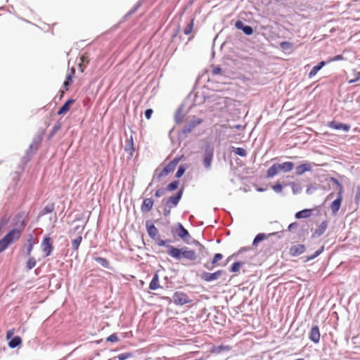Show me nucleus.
Masks as SVG:
<instances>
[{
	"label": "nucleus",
	"mask_w": 360,
	"mask_h": 360,
	"mask_svg": "<svg viewBox=\"0 0 360 360\" xmlns=\"http://www.w3.org/2000/svg\"><path fill=\"white\" fill-rule=\"evenodd\" d=\"M328 223L326 221H323L321 223V224L319 226V227L315 231V234L318 236H321L323 234L325 231L327 229Z\"/></svg>",
	"instance_id": "nucleus-31"
},
{
	"label": "nucleus",
	"mask_w": 360,
	"mask_h": 360,
	"mask_svg": "<svg viewBox=\"0 0 360 360\" xmlns=\"http://www.w3.org/2000/svg\"><path fill=\"white\" fill-rule=\"evenodd\" d=\"M280 45L281 47L284 50H288L292 48V44L288 41H283Z\"/></svg>",
	"instance_id": "nucleus-54"
},
{
	"label": "nucleus",
	"mask_w": 360,
	"mask_h": 360,
	"mask_svg": "<svg viewBox=\"0 0 360 360\" xmlns=\"http://www.w3.org/2000/svg\"><path fill=\"white\" fill-rule=\"evenodd\" d=\"M223 257V255L221 253H217L214 255L212 260V264H216L218 261L221 259Z\"/></svg>",
	"instance_id": "nucleus-55"
},
{
	"label": "nucleus",
	"mask_w": 360,
	"mask_h": 360,
	"mask_svg": "<svg viewBox=\"0 0 360 360\" xmlns=\"http://www.w3.org/2000/svg\"><path fill=\"white\" fill-rule=\"evenodd\" d=\"M266 238V235L264 233H259L257 234L252 242V245H257L259 243L262 241Z\"/></svg>",
	"instance_id": "nucleus-40"
},
{
	"label": "nucleus",
	"mask_w": 360,
	"mask_h": 360,
	"mask_svg": "<svg viewBox=\"0 0 360 360\" xmlns=\"http://www.w3.org/2000/svg\"><path fill=\"white\" fill-rule=\"evenodd\" d=\"M41 249L46 257L51 255L53 251V245L50 237L46 236L44 238L41 243Z\"/></svg>",
	"instance_id": "nucleus-8"
},
{
	"label": "nucleus",
	"mask_w": 360,
	"mask_h": 360,
	"mask_svg": "<svg viewBox=\"0 0 360 360\" xmlns=\"http://www.w3.org/2000/svg\"><path fill=\"white\" fill-rule=\"evenodd\" d=\"M61 128V124L60 122H58L54 127H53L51 131L50 132L49 135V139H51L54 135L57 133L58 130H60Z\"/></svg>",
	"instance_id": "nucleus-38"
},
{
	"label": "nucleus",
	"mask_w": 360,
	"mask_h": 360,
	"mask_svg": "<svg viewBox=\"0 0 360 360\" xmlns=\"http://www.w3.org/2000/svg\"><path fill=\"white\" fill-rule=\"evenodd\" d=\"M229 346H224V345H219V346H215V347H213L212 349V352L213 353H216V354H219L221 352H222L224 350H229Z\"/></svg>",
	"instance_id": "nucleus-34"
},
{
	"label": "nucleus",
	"mask_w": 360,
	"mask_h": 360,
	"mask_svg": "<svg viewBox=\"0 0 360 360\" xmlns=\"http://www.w3.org/2000/svg\"><path fill=\"white\" fill-rule=\"evenodd\" d=\"M342 201V193H338L337 198L332 202L330 208L333 214H336L340 208Z\"/></svg>",
	"instance_id": "nucleus-9"
},
{
	"label": "nucleus",
	"mask_w": 360,
	"mask_h": 360,
	"mask_svg": "<svg viewBox=\"0 0 360 360\" xmlns=\"http://www.w3.org/2000/svg\"><path fill=\"white\" fill-rule=\"evenodd\" d=\"M224 273L223 270H218L214 273L205 271L201 274V278L206 282H212L219 279Z\"/></svg>",
	"instance_id": "nucleus-4"
},
{
	"label": "nucleus",
	"mask_w": 360,
	"mask_h": 360,
	"mask_svg": "<svg viewBox=\"0 0 360 360\" xmlns=\"http://www.w3.org/2000/svg\"><path fill=\"white\" fill-rule=\"evenodd\" d=\"M146 226L148 234L150 236V238H151L153 240L157 238V237L158 236V230L155 226V225L153 224H150L148 221H146Z\"/></svg>",
	"instance_id": "nucleus-12"
},
{
	"label": "nucleus",
	"mask_w": 360,
	"mask_h": 360,
	"mask_svg": "<svg viewBox=\"0 0 360 360\" xmlns=\"http://www.w3.org/2000/svg\"><path fill=\"white\" fill-rule=\"evenodd\" d=\"M36 265V259L34 257H30L27 262V268L30 270L33 269Z\"/></svg>",
	"instance_id": "nucleus-47"
},
{
	"label": "nucleus",
	"mask_w": 360,
	"mask_h": 360,
	"mask_svg": "<svg viewBox=\"0 0 360 360\" xmlns=\"http://www.w3.org/2000/svg\"><path fill=\"white\" fill-rule=\"evenodd\" d=\"M237 29L242 30L245 34L251 35L253 33V29L251 26L245 25L241 20H237L235 23Z\"/></svg>",
	"instance_id": "nucleus-11"
},
{
	"label": "nucleus",
	"mask_w": 360,
	"mask_h": 360,
	"mask_svg": "<svg viewBox=\"0 0 360 360\" xmlns=\"http://www.w3.org/2000/svg\"><path fill=\"white\" fill-rule=\"evenodd\" d=\"M279 170L284 172H290L294 167V163L292 162H285L282 164H278Z\"/></svg>",
	"instance_id": "nucleus-20"
},
{
	"label": "nucleus",
	"mask_w": 360,
	"mask_h": 360,
	"mask_svg": "<svg viewBox=\"0 0 360 360\" xmlns=\"http://www.w3.org/2000/svg\"><path fill=\"white\" fill-rule=\"evenodd\" d=\"M316 190H317V186L316 185H310L307 187L306 193L308 195H311Z\"/></svg>",
	"instance_id": "nucleus-52"
},
{
	"label": "nucleus",
	"mask_w": 360,
	"mask_h": 360,
	"mask_svg": "<svg viewBox=\"0 0 360 360\" xmlns=\"http://www.w3.org/2000/svg\"><path fill=\"white\" fill-rule=\"evenodd\" d=\"M160 288V285H159V276L158 275V274H155L150 284H149V288L152 290H157L158 288Z\"/></svg>",
	"instance_id": "nucleus-24"
},
{
	"label": "nucleus",
	"mask_w": 360,
	"mask_h": 360,
	"mask_svg": "<svg viewBox=\"0 0 360 360\" xmlns=\"http://www.w3.org/2000/svg\"><path fill=\"white\" fill-rule=\"evenodd\" d=\"M328 127L330 128H332L335 130H342L346 132L349 131V130L351 128L349 124H344V123H341V122H337L335 121H332V122H329Z\"/></svg>",
	"instance_id": "nucleus-10"
},
{
	"label": "nucleus",
	"mask_w": 360,
	"mask_h": 360,
	"mask_svg": "<svg viewBox=\"0 0 360 360\" xmlns=\"http://www.w3.org/2000/svg\"><path fill=\"white\" fill-rule=\"evenodd\" d=\"M82 240V237L81 235L77 236L75 239L72 241V248L73 250L77 252L79 245Z\"/></svg>",
	"instance_id": "nucleus-32"
},
{
	"label": "nucleus",
	"mask_w": 360,
	"mask_h": 360,
	"mask_svg": "<svg viewBox=\"0 0 360 360\" xmlns=\"http://www.w3.org/2000/svg\"><path fill=\"white\" fill-rule=\"evenodd\" d=\"M165 193V189L163 188H160L159 189H158L156 191H155V197L157 198H160L161 197L162 195H163Z\"/></svg>",
	"instance_id": "nucleus-57"
},
{
	"label": "nucleus",
	"mask_w": 360,
	"mask_h": 360,
	"mask_svg": "<svg viewBox=\"0 0 360 360\" xmlns=\"http://www.w3.org/2000/svg\"><path fill=\"white\" fill-rule=\"evenodd\" d=\"M183 195V190H179L175 195L171 196L167 201H166V207H169V209H172V207H175L177 206L179 200H181Z\"/></svg>",
	"instance_id": "nucleus-7"
},
{
	"label": "nucleus",
	"mask_w": 360,
	"mask_h": 360,
	"mask_svg": "<svg viewBox=\"0 0 360 360\" xmlns=\"http://www.w3.org/2000/svg\"><path fill=\"white\" fill-rule=\"evenodd\" d=\"M176 233L179 238L186 241V238H190L188 231L184 227V226L179 223L176 227Z\"/></svg>",
	"instance_id": "nucleus-15"
},
{
	"label": "nucleus",
	"mask_w": 360,
	"mask_h": 360,
	"mask_svg": "<svg viewBox=\"0 0 360 360\" xmlns=\"http://www.w3.org/2000/svg\"><path fill=\"white\" fill-rule=\"evenodd\" d=\"M311 214V210L304 209L301 211L297 212L295 214V217L297 219H303V218H307Z\"/></svg>",
	"instance_id": "nucleus-30"
},
{
	"label": "nucleus",
	"mask_w": 360,
	"mask_h": 360,
	"mask_svg": "<svg viewBox=\"0 0 360 360\" xmlns=\"http://www.w3.org/2000/svg\"><path fill=\"white\" fill-rule=\"evenodd\" d=\"M179 186V181H174L169 184L166 188V190L169 191H173L176 190Z\"/></svg>",
	"instance_id": "nucleus-43"
},
{
	"label": "nucleus",
	"mask_w": 360,
	"mask_h": 360,
	"mask_svg": "<svg viewBox=\"0 0 360 360\" xmlns=\"http://www.w3.org/2000/svg\"><path fill=\"white\" fill-rule=\"evenodd\" d=\"M309 339L314 343H318L319 342L320 332L317 326H314L311 328L309 333Z\"/></svg>",
	"instance_id": "nucleus-16"
},
{
	"label": "nucleus",
	"mask_w": 360,
	"mask_h": 360,
	"mask_svg": "<svg viewBox=\"0 0 360 360\" xmlns=\"http://www.w3.org/2000/svg\"><path fill=\"white\" fill-rule=\"evenodd\" d=\"M154 201L152 198H145L141 207V210L143 213L148 212L153 208Z\"/></svg>",
	"instance_id": "nucleus-14"
},
{
	"label": "nucleus",
	"mask_w": 360,
	"mask_h": 360,
	"mask_svg": "<svg viewBox=\"0 0 360 360\" xmlns=\"http://www.w3.org/2000/svg\"><path fill=\"white\" fill-rule=\"evenodd\" d=\"M323 250H324V247L323 246L321 247L313 255L307 257L306 261L308 262V261L315 259L316 257H318L323 252Z\"/></svg>",
	"instance_id": "nucleus-36"
},
{
	"label": "nucleus",
	"mask_w": 360,
	"mask_h": 360,
	"mask_svg": "<svg viewBox=\"0 0 360 360\" xmlns=\"http://www.w3.org/2000/svg\"><path fill=\"white\" fill-rule=\"evenodd\" d=\"M221 72V69L219 67H215L212 70V75H217Z\"/></svg>",
	"instance_id": "nucleus-63"
},
{
	"label": "nucleus",
	"mask_w": 360,
	"mask_h": 360,
	"mask_svg": "<svg viewBox=\"0 0 360 360\" xmlns=\"http://www.w3.org/2000/svg\"><path fill=\"white\" fill-rule=\"evenodd\" d=\"M279 167L278 164H274L271 167L269 168L266 172V176L268 178H272L276 174L279 173Z\"/></svg>",
	"instance_id": "nucleus-21"
},
{
	"label": "nucleus",
	"mask_w": 360,
	"mask_h": 360,
	"mask_svg": "<svg viewBox=\"0 0 360 360\" xmlns=\"http://www.w3.org/2000/svg\"><path fill=\"white\" fill-rule=\"evenodd\" d=\"M312 167L309 162H305L296 167L295 174L298 176L303 174L306 172H310Z\"/></svg>",
	"instance_id": "nucleus-17"
},
{
	"label": "nucleus",
	"mask_w": 360,
	"mask_h": 360,
	"mask_svg": "<svg viewBox=\"0 0 360 360\" xmlns=\"http://www.w3.org/2000/svg\"><path fill=\"white\" fill-rule=\"evenodd\" d=\"M118 340H119L118 336L115 333L111 334L110 336H108L107 338V341H109L111 342H117Z\"/></svg>",
	"instance_id": "nucleus-51"
},
{
	"label": "nucleus",
	"mask_w": 360,
	"mask_h": 360,
	"mask_svg": "<svg viewBox=\"0 0 360 360\" xmlns=\"http://www.w3.org/2000/svg\"><path fill=\"white\" fill-rule=\"evenodd\" d=\"M80 60L84 65L88 64L89 61V56L86 54L82 55L80 58Z\"/></svg>",
	"instance_id": "nucleus-58"
},
{
	"label": "nucleus",
	"mask_w": 360,
	"mask_h": 360,
	"mask_svg": "<svg viewBox=\"0 0 360 360\" xmlns=\"http://www.w3.org/2000/svg\"><path fill=\"white\" fill-rule=\"evenodd\" d=\"M234 153L240 157H245L247 155L246 150L243 148H236Z\"/></svg>",
	"instance_id": "nucleus-50"
},
{
	"label": "nucleus",
	"mask_w": 360,
	"mask_h": 360,
	"mask_svg": "<svg viewBox=\"0 0 360 360\" xmlns=\"http://www.w3.org/2000/svg\"><path fill=\"white\" fill-rule=\"evenodd\" d=\"M159 246H165L167 248V254L174 258L176 260H181L182 259H187L188 261H195L197 259L196 252L188 249L187 247L182 248H178L171 245L167 244L169 243V240H162L158 236L157 238L153 239Z\"/></svg>",
	"instance_id": "nucleus-1"
},
{
	"label": "nucleus",
	"mask_w": 360,
	"mask_h": 360,
	"mask_svg": "<svg viewBox=\"0 0 360 360\" xmlns=\"http://www.w3.org/2000/svg\"><path fill=\"white\" fill-rule=\"evenodd\" d=\"M305 251V246L304 245H296L290 249V253L292 256H298Z\"/></svg>",
	"instance_id": "nucleus-18"
},
{
	"label": "nucleus",
	"mask_w": 360,
	"mask_h": 360,
	"mask_svg": "<svg viewBox=\"0 0 360 360\" xmlns=\"http://www.w3.org/2000/svg\"><path fill=\"white\" fill-rule=\"evenodd\" d=\"M200 153H201L202 165H203L204 168L207 171L210 170L211 167H212L213 158H214V145L209 141H206L201 146Z\"/></svg>",
	"instance_id": "nucleus-2"
},
{
	"label": "nucleus",
	"mask_w": 360,
	"mask_h": 360,
	"mask_svg": "<svg viewBox=\"0 0 360 360\" xmlns=\"http://www.w3.org/2000/svg\"><path fill=\"white\" fill-rule=\"evenodd\" d=\"M325 65L326 63L324 61H321L316 65L314 66L309 73V78H312L314 77Z\"/></svg>",
	"instance_id": "nucleus-23"
},
{
	"label": "nucleus",
	"mask_w": 360,
	"mask_h": 360,
	"mask_svg": "<svg viewBox=\"0 0 360 360\" xmlns=\"http://www.w3.org/2000/svg\"><path fill=\"white\" fill-rule=\"evenodd\" d=\"M185 117V113L182 112V107H179L178 110H176L175 115H174V120L176 124H180L183 122Z\"/></svg>",
	"instance_id": "nucleus-25"
},
{
	"label": "nucleus",
	"mask_w": 360,
	"mask_h": 360,
	"mask_svg": "<svg viewBox=\"0 0 360 360\" xmlns=\"http://www.w3.org/2000/svg\"><path fill=\"white\" fill-rule=\"evenodd\" d=\"M22 344V339L20 336H15L10 340L8 345L10 348L14 349Z\"/></svg>",
	"instance_id": "nucleus-22"
},
{
	"label": "nucleus",
	"mask_w": 360,
	"mask_h": 360,
	"mask_svg": "<svg viewBox=\"0 0 360 360\" xmlns=\"http://www.w3.org/2000/svg\"><path fill=\"white\" fill-rule=\"evenodd\" d=\"M360 79V71L354 74V77L349 81V84L354 83Z\"/></svg>",
	"instance_id": "nucleus-56"
},
{
	"label": "nucleus",
	"mask_w": 360,
	"mask_h": 360,
	"mask_svg": "<svg viewBox=\"0 0 360 360\" xmlns=\"http://www.w3.org/2000/svg\"><path fill=\"white\" fill-rule=\"evenodd\" d=\"M202 122L201 118L193 117L189 121L182 129V133L184 134H188L193 131L197 126L200 124Z\"/></svg>",
	"instance_id": "nucleus-6"
},
{
	"label": "nucleus",
	"mask_w": 360,
	"mask_h": 360,
	"mask_svg": "<svg viewBox=\"0 0 360 360\" xmlns=\"http://www.w3.org/2000/svg\"><path fill=\"white\" fill-rule=\"evenodd\" d=\"M291 188L293 194H298L302 191V187L300 185L296 184L295 183L291 184Z\"/></svg>",
	"instance_id": "nucleus-46"
},
{
	"label": "nucleus",
	"mask_w": 360,
	"mask_h": 360,
	"mask_svg": "<svg viewBox=\"0 0 360 360\" xmlns=\"http://www.w3.org/2000/svg\"><path fill=\"white\" fill-rule=\"evenodd\" d=\"M27 245L26 248V255L29 256L31 254L34 245V240L32 235L30 236L29 238L27 240Z\"/></svg>",
	"instance_id": "nucleus-29"
},
{
	"label": "nucleus",
	"mask_w": 360,
	"mask_h": 360,
	"mask_svg": "<svg viewBox=\"0 0 360 360\" xmlns=\"http://www.w3.org/2000/svg\"><path fill=\"white\" fill-rule=\"evenodd\" d=\"M272 188L276 193H279L282 192L283 186L281 184L278 183L272 186Z\"/></svg>",
	"instance_id": "nucleus-53"
},
{
	"label": "nucleus",
	"mask_w": 360,
	"mask_h": 360,
	"mask_svg": "<svg viewBox=\"0 0 360 360\" xmlns=\"http://www.w3.org/2000/svg\"><path fill=\"white\" fill-rule=\"evenodd\" d=\"M344 59V57L342 55H337L335 56H334L333 58H331L330 60V61H338V60H343Z\"/></svg>",
	"instance_id": "nucleus-61"
},
{
	"label": "nucleus",
	"mask_w": 360,
	"mask_h": 360,
	"mask_svg": "<svg viewBox=\"0 0 360 360\" xmlns=\"http://www.w3.org/2000/svg\"><path fill=\"white\" fill-rule=\"evenodd\" d=\"M323 250H324V247L323 246L321 247L313 255L307 257L306 261L308 262V261L315 259L316 257H318L323 252Z\"/></svg>",
	"instance_id": "nucleus-37"
},
{
	"label": "nucleus",
	"mask_w": 360,
	"mask_h": 360,
	"mask_svg": "<svg viewBox=\"0 0 360 360\" xmlns=\"http://www.w3.org/2000/svg\"><path fill=\"white\" fill-rule=\"evenodd\" d=\"M54 210V205L51 203L48 204L45 206V207L43 209V210L41 212V215H44L49 213L52 212Z\"/></svg>",
	"instance_id": "nucleus-39"
},
{
	"label": "nucleus",
	"mask_w": 360,
	"mask_h": 360,
	"mask_svg": "<svg viewBox=\"0 0 360 360\" xmlns=\"http://www.w3.org/2000/svg\"><path fill=\"white\" fill-rule=\"evenodd\" d=\"M330 184H333L334 185L337 186L338 188V193H343L344 188L341 183L335 178L334 177H330L328 179V184L330 185Z\"/></svg>",
	"instance_id": "nucleus-27"
},
{
	"label": "nucleus",
	"mask_w": 360,
	"mask_h": 360,
	"mask_svg": "<svg viewBox=\"0 0 360 360\" xmlns=\"http://www.w3.org/2000/svg\"><path fill=\"white\" fill-rule=\"evenodd\" d=\"M21 232L18 229L11 230L4 237L12 243L13 241L18 240L20 237Z\"/></svg>",
	"instance_id": "nucleus-13"
},
{
	"label": "nucleus",
	"mask_w": 360,
	"mask_h": 360,
	"mask_svg": "<svg viewBox=\"0 0 360 360\" xmlns=\"http://www.w3.org/2000/svg\"><path fill=\"white\" fill-rule=\"evenodd\" d=\"M185 171H186V167L184 165H180L178 168L177 172H176V174H175L176 177L180 178L181 176H182L184 175V174L185 173Z\"/></svg>",
	"instance_id": "nucleus-49"
},
{
	"label": "nucleus",
	"mask_w": 360,
	"mask_h": 360,
	"mask_svg": "<svg viewBox=\"0 0 360 360\" xmlns=\"http://www.w3.org/2000/svg\"><path fill=\"white\" fill-rule=\"evenodd\" d=\"M172 300L174 303L176 305H184L191 302V300H190L186 293L179 291L175 292L173 294Z\"/></svg>",
	"instance_id": "nucleus-3"
},
{
	"label": "nucleus",
	"mask_w": 360,
	"mask_h": 360,
	"mask_svg": "<svg viewBox=\"0 0 360 360\" xmlns=\"http://www.w3.org/2000/svg\"><path fill=\"white\" fill-rule=\"evenodd\" d=\"M39 144V141L34 140L33 142L30 145L29 149L27 150V153H32L34 150H37L38 146Z\"/></svg>",
	"instance_id": "nucleus-41"
},
{
	"label": "nucleus",
	"mask_w": 360,
	"mask_h": 360,
	"mask_svg": "<svg viewBox=\"0 0 360 360\" xmlns=\"http://www.w3.org/2000/svg\"><path fill=\"white\" fill-rule=\"evenodd\" d=\"M10 241L4 237L0 240V253L4 251L10 245Z\"/></svg>",
	"instance_id": "nucleus-33"
},
{
	"label": "nucleus",
	"mask_w": 360,
	"mask_h": 360,
	"mask_svg": "<svg viewBox=\"0 0 360 360\" xmlns=\"http://www.w3.org/2000/svg\"><path fill=\"white\" fill-rule=\"evenodd\" d=\"M94 260L98 262L100 265H101L103 267H105L106 269H110V264L108 259L105 258L101 257H95Z\"/></svg>",
	"instance_id": "nucleus-26"
},
{
	"label": "nucleus",
	"mask_w": 360,
	"mask_h": 360,
	"mask_svg": "<svg viewBox=\"0 0 360 360\" xmlns=\"http://www.w3.org/2000/svg\"><path fill=\"white\" fill-rule=\"evenodd\" d=\"M141 4L139 2L136 3L132 8L124 16V18H127L129 15L134 13L137 9L140 7Z\"/></svg>",
	"instance_id": "nucleus-48"
},
{
	"label": "nucleus",
	"mask_w": 360,
	"mask_h": 360,
	"mask_svg": "<svg viewBox=\"0 0 360 360\" xmlns=\"http://www.w3.org/2000/svg\"><path fill=\"white\" fill-rule=\"evenodd\" d=\"M71 82H72V75H68L67 76L66 81L64 82V85L65 86H68Z\"/></svg>",
	"instance_id": "nucleus-62"
},
{
	"label": "nucleus",
	"mask_w": 360,
	"mask_h": 360,
	"mask_svg": "<svg viewBox=\"0 0 360 360\" xmlns=\"http://www.w3.org/2000/svg\"><path fill=\"white\" fill-rule=\"evenodd\" d=\"M323 250H324V247L323 246L321 247L313 255L307 257L306 261L308 262V261L315 259L316 257H318L323 252Z\"/></svg>",
	"instance_id": "nucleus-35"
},
{
	"label": "nucleus",
	"mask_w": 360,
	"mask_h": 360,
	"mask_svg": "<svg viewBox=\"0 0 360 360\" xmlns=\"http://www.w3.org/2000/svg\"><path fill=\"white\" fill-rule=\"evenodd\" d=\"M180 160L179 158H175L172 161H170L160 172V173L158 175V178H161L162 176H167L170 172H172L177 165Z\"/></svg>",
	"instance_id": "nucleus-5"
},
{
	"label": "nucleus",
	"mask_w": 360,
	"mask_h": 360,
	"mask_svg": "<svg viewBox=\"0 0 360 360\" xmlns=\"http://www.w3.org/2000/svg\"><path fill=\"white\" fill-rule=\"evenodd\" d=\"M124 150L129 153L131 156H132L133 152L134 151V141L132 136H131L129 139L127 141V143L124 148Z\"/></svg>",
	"instance_id": "nucleus-28"
},
{
	"label": "nucleus",
	"mask_w": 360,
	"mask_h": 360,
	"mask_svg": "<svg viewBox=\"0 0 360 360\" xmlns=\"http://www.w3.org/2000/svg\"><path fill=\"white\" fill-rule=\"evenodd\" d=\"M193 20H192L187 25L186 27L184 28V33L186 34V35H188L189 34L191 33L192 30H193Z\"/></svg>",
	"instance_id": "nucleus-44"
},
{
	"label": "nucleus",
	"mask_w": 360,
	"mask_h": 360,
	"mask_svg": "<svg viewBox=\"0 0 360 360\" xmlns=\"http://www.w3.org/2000/svg\"><path fill=\"white\" fill-rule=\"evenodd\" d=\"M243 263L240 262H236L232 264L230 268L231 272H237L239 271L240 268L241 267Z\"/></svg>",
	"instance_id": "nucleus-42"
},
{
	"label": "nucleus",
	"mask_w": 360,
	"mask_h": 360,
	"mask_svg": "<svg viewBox=\"0 0 360 360\" xmlns=\"http://www.w3.org/2000/svg\"><path fill=\"white\" fill-rule=\"evenodd\" d=\"M14 334V329L12 328V329H10L8 330L7 332H6V338L7 340H11V338H13V335Z\"/></svg>",
	"instance_id": "nucleus-59"
},
{
	"label": "nucleus",
	"mask_w": 360,
	"mask_h": 360,
	"mask_svg": "<svg viewBox=\"0 0 360 360\" xmlns=\"http://www.w3.org/2000/svg\"><path fill=\"white\" fill-rule=\"evenodd\" d=\"M360 199V186H358L356 188V193L355 195V200H359Z\"/></svg>",
	"instance_id": "nucleus-64"
},
{
	"label": "nucleus",
	"mask_w": 360,
	"mask_h": 360,
	"mask_svg": "<svg viewBox=\"0 0 360 360\" xmlns=\"http://www.w3.org/2000/svg\"><path fill=\"white\" fill-rule=\"evenodd\" d=\"M153 112V110L150 108L146 110L144 112L146 118L149 120L152 116Z\"/></svg>",
	"instance_id": "nucleus-60"
},
{
	"label": "nucleus",
	"mask_w": 360,
	"mask_h": 360,
	"mask_svg": "<svg viewBox=\"0 0 360 360\" xmlns=\"http://www.w3.org/2000/svg\"><path fill=\"white\" fill-rule=\"evenodd\" d=\"M75 102L74 99H68L58 110L57 114L58 115H63L66 113L69 110L70 105Z\"/></svg>",
	"instance_id": "nucleus-19"
},
{
	"label": "nucleus",
	"mask_w": 360,
	"mask_h": 360,
	"mask_svg": "<svg viewBox=\"0 0 360 360\" xmlns=\"http://www.w3.org/2000/svg\"><path fill=\"white\" fill-rule=\"evenodd\" d=\"M133 356V354L132 353H130V352H125V353H122V354H119L117 358L119 359V360H126V359H128L131 357Z\"/></svg>",
	"instance_id": "nucleus-45"
}]
</instances>
